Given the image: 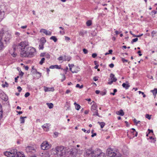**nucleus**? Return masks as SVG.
Returning <instances> with one entry per match:
<instances>
[{"mask_svg":"<svg viewBox=\"0 0 157 157\" xmlns=\"http://www.w3.org/2000/svg\"><path fill=\"white\" fill-rule=\"evenodd\" d=\"M30 95V93L29 92L26 93L25 95V97H27L29 96Z\"/></svg>","mask_w":157,"mask_h":157,"instance_id":"nucleus-43","label":"nucleus"},{"mask_svg":"<svg viewBox=\"0 0 157 157\" xmlns=\"http://www.w3.org/2000/svg\"><path fill=\"white\" fill-rule=\"evenodd\" d=\"M76 87L77 88H82L83 87V85H81V86H80L79 84H76Z\"/></svg>","mask_w":157,"mask_h":157,"instance_id":"nucleus-35","label":"nucleus"},{"mask_svg":"<svg viewBox=\"0 0 157 157\" xmlns=\"http://www.w3.org/2000/svg\"><path fill=\"white\" fill-rule=\"evenodd\" d=\"M41 146L42 149L47 150L50 148L51 145L48 144V141H45L41 144Z\"/></svg>","mask_w":157,"mask_h":157,"instance_id":"nucleus-9","label":"nucleus"},{"mask_svg":"<svg viewBox=\"0 0 157 157\" xmlns=\"http://www.w3.org/2000/svg\"><path fill=\"white\" fill-rule=\"evenodd\" d=\"M63 61H70L71 59V57L70 56H65L63 57Z\"/></svg>","mask_w":157,"mask_h":157,"instance_id":"nucleus-23","label":"nucleus"},{"mask_svg":"<svg viewBox=\"0 0 157 157\" xmlns=\"http://www.w3.org/2000/svg\"><path fill=\"white\" fill-rule=\"evenodd\" d=\"M116 114L117 115H120L121 116H123L124 115V112L123 111L122 109L120 110V111H117L116 112Z\"/></svg>","mask_w":157,"mask_h":157,"instance_id":"nucleus-22","label":"nucleus"},{"mask_svg":"<svg viewBox=\"0 0 157 157\" xmlns=\"http://www.w3.org/2000/svg\"><path fill=\"white\" fill-rule=\"evenodd\" d=\"M109 66L110 68H112L114 67V65L113 64L111 63L109 65Z\"/></svg>","mask_w":157,"mask_h":157,"instance_id":"nucleus-55","label":"nucleus"},{"mask_svg":"<svg viewBox=\"0 0 157 157\" xmlns=\"http://www.w3.org/2000/svg\"><path fill=\"white\" fill-rule=\"evenodd\" d=\"M54 134L55 135V136H56V137L57 136L59 133L57 132H55L54 133Z\"/></svg>","mask_w":157,"mask_h":157,"instance_id":"nucleus-63","label":"nucleus"},{"mask_svg":"<svg viewBox=\"0 0 157 157\" xmlns=\"http://www.w3.org/2000/svg\"><path fill=\"white\" fill-rule=\"evenodd\" d=\"M65 40L66 41H69L70 40V38L67 36H65Z\"/></svg>","mask_w":157,"mask_h":157,"instance_id":"nucleus-48","label":"nucleus"},{"mask_svg":"<svg viewBox=\"0 0 157 157\" xmlns=\"http://www.w3.org/2000/svg\"><path fill=\"white\" fill-rule=\"evenodd\" d=\"M117 90L116 89H114L113 90V93H110V94L113 95H115V93L117 92Z\"/></svg>","mask_w":157,"mask_h":157,"instance_id":"nucleus-40","label":"nucleus"},{"mask_svg":"<svg viewBox=\"0 0 157 157\" xmlns=\"http://www.w3.org/2000/svg\"><path fill=\"white\" fill-rule=\"evenodd\" d=\"M8 86H9V85L8 84L7 82H5V84L3 85V87H8Z\"/></svg>","mask_w":157,"mask_h":157,"instance_id":"nucleus-39","label":"nucleus"},{"mask_svg":"<svg viewBox=\"0 0 157 157\" xmlns=\"http://www.w3.org/2000/svg\"><path fill=\"white\" fill-rule=\"evenodd\" d=\"M44 90L45 92H48V91H53L54 90V87H47L44 86Z\"/></svg>","mask_w":157,"mask_h":157,"instance_id":"nucleus-17","label":"nucleus"},{"mask_svg":"<svg viewBox=\"0 0 157 157\" xmlns=\"http://www.w3.org/2000/svg\"><path fill=\"white\" fill-rule=\"evenodd\" d=\"M87 31H82L79 32V35L80 36H83L84 34L87 33Z\"/></svg>","mask_w":157,"mask_h":157,"instance_id":"nucleus-25","label":"nucleus"},{"mask_svg":"<svg viewBox=\"0 0 157 157\" xmlns=\"http://www.w3.org/2000/svg\"><path fill=\"white\" fill-rule=\"evenodd\" d=\"M105 93L104 92H101L100 93V94L101 95H105Z\"/></svg>","mask_w":157,"mask_h":157,"instance_id":"nucleus-64","label":"nucleus"},{"mask_svg":"<svg viewBox=\"0 0 157 157\" xmlns=\"http://www.w3.org/2000/svg\"><path fill=\"white\" fill-rule=\"evenodd\" d=\"M52 154L56 155L57 157H65L66 154V149L63 146L57 147L55 149H52Z\"/></svg>","mask_w":157,"mask_h":157,"instance_id":"nucleus-2","label":"nucleus"},{"mask_svg":"<svg viewBox=\"0 0 157 157\" xmlns=\"http://www.w3.org/2000/svg\"><path fill=\"white\" fill-rule=\"evenodd\" d=\"M47 105L49 109H51L53 107V105L52 103H47Z\"/></svg>","mask_w":157,"mask_h":157,"instance_id":"nucleus-29","label":"nucleus"},{"mask_svg":"<svg viewBox=\"0 0 157 157\" xmlns=\"http://www.w3.org/2000/svg\"><path fill=\"white\" fill-rule=\"evenodd\" d=\"M133 121L135 123H136V125H137L140 122L139 121H137L136 119H134L133 120Z\"/></svg>","mask_w":157,"mask_h":157,"instance_id":"nucleus-37","label":"nucleus"},{"mask_svg":"<svg viewBox=\"0 0 157 157\" xmlns=\"http://www.w3.org/2000/svg\"><path fill=\"white\" fill-rule=\"evenodd\" d=\"M70 70L72 72V73H74V72L72 71L71 70V68L74 66V65L73 64H68Z\"/></svg>","mask_w":157,"mask_h":157,"instance_id":"nucleus-36","label":"nucleus"},{"mask_svg":"<svg viewBox=\"0 0 157 157\" xmlns=\"http://www.w3.org/2000/svg\"><path fill=\"white\" fill-rule=\"evenodd\" d=\"M27 51L29 57L32 56L36 52L35 49L32 47H29L28 48Z\"/></svg>","mask_w":157,"mask_h":157,"instance_id":"nucleus-10","label":"nucleus"},{"mask_svg":"<svg viewBox=\"0 0 157 157\" xmlns=\"http://www.w3.org/2000/svg\"><path fill=\"white\" fill-rule=\"evenodd\" d=\"M98 123L100 125L101 128H103L105 125V123L104 122H98Z\"/></svg>","mask_w":157,"mask_h":157,"instance_id":"nucleus-28","label":"nucleus"},{"mask_svg":"<svg viewBox=\"0 0 157 157\" xmlns=\"http://www.w3.org/2000/svg\"><path fill=\"white\" fill-rule=\"evenodd\" d=\"M108 155L110 157H121V154L118 150L108 148L107 151Z\"/></svg>","mask_w":157,"mask_h":157,"instance_id":"nucleus-4","label":"nucleus"},{"mask_svg":"<svg viewBox=\"0 0 157 157\" xmlns=\"http://www.w3.org/2000/svg\"><path fill=\"white\" fill-rule=\"evenodd\" d=\"M123 63H124L125 62H128V61L127 60L125 59L124 58H122L121 59Z\"/></svg>","mask_w":157,"mask_h":157,"instance_id":"nucleus-49","label":"nucleus"},{"mask_svg":"<svg viewBox=\"0 0 157 157\" xmlns=\"http://www.w3.org/2000/svg\"><path fill=\"white\" fill-rule=\"evenodd\" d=\"M138 40V39L137 38L134 39L132 40L131 43H133V42H136Z\"/></svg>","mask_w":157,"mask_h":157,"instance_id":"nucleus-38","label":"nucleus"},{"mask_svg":"<svg viewBox=\"0 0 157 157\" xmlns=\"http://www.w3.org/2000/svg\"><path fill=\"white\" fill-rule=\"evenodd\" d=\"M6 12L5 6H0V21L4 17L5 12Z\"/></svg>","mask_w":157,"mask_h":157,"instance_id":"nucleus-7","label":"nucleus"},{"mask_svg":"<svg viewBox=\"0 0 157 157\" xmlns=\"http://www.w3.org/2000/svg\"><path fill=\"white\" fill-rule=\"evenodd\" d=\"M17 89H18V91L19 92H20L22 90V89L20 86H18L17 87Z\"/></svg>","mask_w":157,"mask_h":157,"instance_id":"nucleus-53","label":"nucleus"},{"mask_svg":"<svg viewBox=\"0 0 157 157\" xmlns=\"http://www.w3.org/2000/svg\"><path fill=\"white\" fill-rule=\"evenodd\" d=\"M97 105L96 103H94L91 106V111L93 116H97L99 117H101L98 113V111L97 109Z\"/></svg>","mask_w":157,"mask_h":157,"instance_id":"nucleus-6","label":"nucleus"},{"mask_svg":"<svg viewBox=\"0 0 157 157\" xmlns=\"http://www.w3.org/2000/svg\"><path fill=\"white\" fill-rule=\"evenodd\" d=\"M50 39L53 40L55 42H56L57 41V39L55 36H51L50 37Z\"/></svg>","mask_w":157,"mask_h":157,"instance_id":"nucleus-32","label":"nucleus"},{"mask_svg":"<svg viewBox=\"0 0 157 157\" xmlns=\"http://www.w3.org/2000/svg\"><path fill=\"white\" fill-rule=\"evenodd\" d=\"M45 59L44 58H42L39 62V63L40 65H42L44 62Z\"/></svg>","mask_w":157,"mask_h":157,"instance_id":"nucleus-34","label":"nucleus"},{"mask_svg":"<svg viewBox=\"0 0 157 157\" xmlns=\"http://www.w3.org/2000/svg\"><path fill=\"white\" fill-rule=\"evenodd\" d=\"M131 133L133 134V135H134L133 137H134L135 136H136L137 135V132H136L135 129L134 128H132L131 129Z\"/></svg>","mask_w":157,"mask_h":157,"instance_id":"nucleus-20","label":"nucleus"},{"mask_svg":"<svg viewBox=\"0 0 157 157\" xmlns=\"http://www.w3.org/2000/svg\"><path fill=\"white\" fill-rule=\"evenodd\" d=\"M60 66H59L58 65H51L49 67V68L51 69H54V68H56L58 69H60Z\"/></svg>","mask_w":157,"mask_h":157,"instance_id":"nucleus-21","label":"nucleus"},{"mask_svg":"<svg viewBox=\"0 0 157 157\" xmlns=\"http://www.w3.org/2000/svg\"><path fill=\"white\" fill-rule=\"evenodd\" d=\"M83 51L84 53L85 54H87L88 52V51L85 48L83 49Z\"/></svg>","mask_w":157,"mask_h":157,"instance_id":"nucleus-46","label":"nucleus"},{"mask_svg":"<svg viewBox=\"0 0 157 157\" xmlns=\"http://www.w3.org/2000/svg\"><path fill=\"white\" fill-rule=\"evenodd\" d=\"M42 56H44L43 55ZM44 56L48 59H49L50 58V55L48 54H46Z\"/></svg>","mask_w":157,"mask_h":157,"instance_id":"nucleus-47","label":"nucleus"},{"mask_svg":"<svg viewBox=\"0 0 157 157\" xmlns=\"http://www.w3.org/2000/svg\"><path fill=\"white\" fill-rule=\"evenodd\" d=\"M151 91L153 93L154 95H155L157 93V89L155 88L154 90H151Z\"/></svg>","mask_w":157,"mask_h":157,"instance_id":"nucleus-30","label":"nucleus"},{"mask_svg":"<svg viewBox=\"0 0 157 157\" xmlns=\"http://www.w3.org/2000/svg\"><path fill=\"white\" fill-rule=\"evenodd\" d=\"M89 112V110H86L85 111L84 113L86 114H87Z\"/></svg>","mask_w":157,"mask_h":157,"instance_id":"nucleus-57","label":"nucleus"},{"mask_svg":"<svg viewBox=\"0 0 157 157\" xmlns=\"http://www.w3.org/2000/svg\"><path fill=\"white\" fill-rule=\"evenodd\" d=\"M27 117H20V122L21 123H24L25 122L24 118H26Z\"/></svg>","mask_w":157,"mask_h":157,"instance_id":"nucleus-27","label":"nucleus"},{"mask_svg":"<svg viewBox=\"0 0 157 157\" xmlns=\"http://www.w3.org/2000/svg\"><path fill=\"white\" fill-rule=\"evenodd\" d=\"M141 51H139L137 53L139 54V56H142V54H141Z\"/></svg>","mask_w":157,"mask_h":157,"instance_id":"nucleus-61","label":"nucleus"},{"mask_svg":"<svg viewBox=\"0 0 157 157\" xmlns=\"http://www.w3.org/2000/svg\"><path fill=\"white\" fill-rule=\"evenodd\" d=\"M111 80H113V82H116L117 80L116 78L114 77L112 79H111Z\"/></svg>","mask_w":157,"mask_h":157,"instance_id":"nucleus-56","label":"nucleus"},{"mask_svg":"<svg viewBox=\"0 0 157 157\" xmlns=\"http://www.w3.org/2000/svg\"><path fill=\"white\" fill-rule=\"evenodd\" d=\"M49 126L50 125L49 124H46L43 125L42 127L45 131H47L49 130Z\"/></svg>","mask_w":157,"mask_h":157,"instance_id":"nucleus-18","label":"nucleus"},{"mask_svg":"<svg viewBox=\"0 0 157 157\" xmlns=\"http://www.w3.org/2000/svg\"><path fill=\"white\" fill-rule=\"evenodd\" d=\"M29 45V43L28 41L25 40L21 42L19 44L17 47L22 50L24 49L25 48Z\"/></svg>","mask_w":157,"mask_h":157,"instance_id":"nucleus-8","label":"nucleus"},{"mask_svg":"<svg viewBox=\"0 0 157 157\" xmlns=\"http://www.w3.org/2000/svg\"><path fill=\"white\" fill-rule=\"evenodd\" d=\"M32 72L33 73V74H38L37 76L38 78H40L41 76V73L39 72H38L36 69L34 68V67H32Z\"/></svg>","mask_w":157,"mask_h":157,"instance_id":"nucleus-14","label":"nucleus"},{"mask_svg":"<svg viewBox=\"0 0 157 157\" xmlns=\"http://www.w3.org/2000/svg\"><path fill=\"white\" fill-rule=\"evenodd\" d=\"M11 35L7 32L4 33L3 30L0 32V38H2V41L4 39L6 42L9 40L10 38Z\"/></svg>","mask_w":157,"mask_h":157,"instance_id":"nucleus-5","label":"nucleus"},{"mask_svg":"<svg viewBox=\"0 0 157 157\" xmlns=\"http://www.w3.org/2000/svg\"><path fill=\"white\" fill-rule=\"evenodd\" d=\"M114 77V75L113 74H111L110 75V77L111 78V79H112Z\"/></svg>","mask_w":157,"mask_h":157,"instance_id":"nucleus-54","label":"nucleus"},{"mask_svg":"<svg viewBox=\"0 0 157 157\" xmlns=\"http://www.w3.org/2000/svg\"><path fill=\"white\" fill-rule=\"evenodd\" d=\"M63 57L61 56L59 57L58 58V59L59 60V61H60V60H62L63 61Z\"/></svg>","mask_w":157,"mask_h":157,"instance_id":"nucleus-45","label":"nucleus"},{"mask_svg":"<svg viewBox=\"0 0 157 157\" xmlns=\"http://www.w3.org/2000/svg\"><path fill=\"white\" fill-rule=\"evenodd\" d=\"M21 56L23 57H29L27 50L26 51L24 50L22 51L21 52Z\"/></svg>","mask_w":157,"mask_h":157,"instance_id":"nucleus-13","label":"nucleus"},{"mask_svg":"<svg viewBox=\"0 0 157 157\" xmlns=\"http://www.w3.org/2000/svg\"><path fill=\"white\" fill-rule=\"evenodd\" d=\"M2 38H0V51H2L4 48V44L2 41Z\"/></svg>","mask_w":157,"mask_h":157,"instance_id":"nucleus-19","label":"nucleus"},{"mask_svg":"<svg viewBox=\"0 0 157 157\" xmlns=\"http://www.w3.org/2000/svg\"><path fill=\"white\" fill-rule=\"evenodd\" d=\"M44 44L40 43L39 45V48L40 49L42 50L44 48Z\"/></svg>","mask_w":157,"mask_h":157,"instance_id":"nucleus-33","label":"nucleus"},{"mask_svg":"<svg viewBox=\"0 0 157 157\" xmlns=\"http://www.w3.org/2000/svg\"><path fill=\"white\" fill-rule=\"evenodd\" d=\"M98 76H95L93 78V79L95 81H96L98 80Z\"/></svg>","mask_w":157,"mask_h":157,"instance_id":"nucleus-44","label":"nucleus"},{"mask_svg":"<svg viewBox=\"0 0 157 157\" xmlns=\"http://www.w3.org/2000/svg\"><path fill=\"white\" fill-rule=\"evenodd\" d=\"M123 87L125 88V89H128V88L130 86L129 83L128 82H126L125 83H124L122 84Z\"/></svg>","mask_w":157,"mask_h":157,"instance_id":"nucleus-16","label":"nucleus"},{"mask_svg":"<svg viewBox=\"0 0 157 157\" xmlns=\"http://www.w3.org/2000/svg\"><path fill=\"white\" fill-rule=\"evenodd\" d=\"M84 156L85 157H106L105 154L99 149L95 150L91 148L87 149Z\"/></svg>","mask_w":157,"mask_h":157,"instance_id":"nucleus-1","label":"nucleus"},{"mask_svg":"<svg viewBox=\"0 0 157 157\" xmlns=\"http://www.w3.org/2000/svg\"><path fill=\"white\" fill-rule=\"evenodd\" d=\"M97 56V54L95 53H93L92 55V57L94 58H95V57H96Z\"/></svg>","mask_w":157,"mask_h":157,"instance_id":"nucleus-50","label":"nucleus"},{"mask_svg":"<svg viewBox=\"0 0 157 157\" xmlns=\"http://www.w3.org/2000/svg\"><path fill=\"white\" fill-rule=\"evenodd\" d=\"M63 75V78L62 79H61V82H63V81H64L65 80V79L66 78V77H65V75Z\"/></svg>","mask_w":157,"mask_h":157,"instance_id":"nucleus-51","label":"nucleus"},{"mask_svg":"<svg viewBox=\"0 0 157 157\" xmlns=\"http://www.w3.org/2000/svg\"><path fill=\"white\" fill-rule=\"evenodd\" d=\"M11 54L13 57H16L17 55L16 53H15L14 52H13V53Z\"/></svg>","mask_w":157,"mask_h":157,"instance_id":"nucleus-52","label":"nucleus"},{"mask_svg":"<svg viewBox=\"0 0 157 157\" xmlns=\"http://www.w3.org/2000/svg\"><path fill=\"white\" fill-rule=\"evenodd\" d=\"M2 99L5 101H6L8 100V97L6 96L4 98H2Z\"/></svg>","mask_w":157,"mask_h":157,"instance_id":"nucleus-62","label":"nucleus"},{"mask_svg":"<svg viewBox=\"0 0 157 157\" xmlns=\"http://www.w3.org/2000/svg\"><path fill=\"white\" fill-rule=\"evenodd\" d=\"M77 151H78V152H77V154H81L82 153V150H80L79 149H77Z\"/></svg>","mask_w":157,"mask_h":157,"instance_id":"nucleus-42","label":"nucleus"},{"mask_svg":"<svg viewBox=\"0 0 157 157\" xmlns=\"http://www.w3.org/2000/svg\"><path fill=\"white\" fill-rule=\"evenodd\" d=\"M145 117L147 118L149 120L151 119V116L148 114H146L145 115Z\"/></svg>","mask_w":157,"mask_h":157,"instance_id":"nucleus-41","label":"nucleus"},{"mask_svg":"<svg viewBox=\"0 0 157 157\" xmlns=\"http://www.w3.org/2000/svg\"><path fill=\"white\" fill-rule=\"evenodd\" d=\"M7 157H25V155L20 152H17L16 149L11 150L10 151H6L4 153Z\"/></svg>","mask_w":157,"mask_h":157,"instance_id":"nucleus-3","label":"nucleus"},{"mask_svg":"<svg viewBox=\"0 0 157 157\" xmlns=\"http://www.w3.org/2000/svg\"><path fill=\"white\" fill-rule=\"evenodd\" d=\"M40 32L44 33L47 35H51L52 34L51 32L44 29H41L40 30Z\"/></svg>","mask_w":157,"mask_h":157,"instance_id":"nucleus-15","label":"nucleus"},{"mask_svg":"<svg viewBox=\"0 0 157 157\" xmlns=\"http://www.w3.org/2000/svg\"><path fill=\"white\" fill-rule=\"evenodd\" d=\"M46 42V40L44 37H43L40 39V43L44 44Z\"/></svg>","mask_w":157,"mask_h":157,"instance_id":"nucleus-26","label":"nucleus"},{"mask_svg":"<svg viewBox=\"0 0 157 157\" xmlns=\"http://www.w3.org/2000/svg\"><path fill=\"white\" fill-rule=\"evenodd\" d=\"M78 151L77 149L75 148H71L69 152V154L71 155L75 156L77 153Z\"/></svg>","mask_w":157,"mask_h":157,"instance_id":"nucleus-12","label":"nucleus"},{"mask_svg":"<svg viewBox=\"0 0 157 157\" xmlns=\"http://www.w3.org/2000/svg\"><path fill=\"white\" fill-rule=\"evenodd\" d=\"M74 105H75V109L78 110H79L81 107L80 105L76 103L75 102L74 103Z\"/></svg>","mask_w":157,"mask_h":157,"instance_id":"nucleus-24","label":"nucleus"},{"mask_svg":"<svg viewBox=\"0 0 157 157\" xmlns=\"http://www.w3.org/2000/svg\"><path fill=\"white\" fill-rule=\"evenodd\" d=\"M27 25H25V26H21V28L22 29H26L27 28Z\"/></svg>","mask_w":157,"mask_h":157,"instance_id":"nucleus-58","label":"nucleus"},{"mask_svg":"<svg viewBox=\"0 0 157 157\" xmlns=\"http://www.w3.org/2000/svg\"><path fill=\"white\" fill-rule=\"evenodd\" d=\"M25 69L26 70H28L29 68V67L28 66H24Z\"/></svg>","mask_w":157,"mask_h":157,"instance_id":"nucleus-59","label":"nucleus"},{"mask_svg":"<svg viewBox=\"0 0 157 157\" xmlns=\"http://www.w3.org/2000/svg\"><path fill=\"white\" fill-rule=\"evenodd\" d=\"M25 151L28 153H33L36 152V150L34 147L32 146H27L26 148Z\"/></svg>","mask_w":157,"mask_h":157,"instance_id":"nucleus-11","label":"nucleus"},{"mask_svg":"<svg viewBox=\"0 0 157 157\" xmlns=\"http://www.w3.org/2000/svg\"><path fill=\"white\" fill-rule=\"evenodd\" d=\"M92 24V21L90 20H88L86 22V25L87 26H90Z\"/></svg>","mask_w":157,"mask_h":157,"instance_id":"nucleus-31","label":"nucleus"},{"mask_svg":"<svg viewBox=\"0 0 157 157\" xmlns=\"http://www.w3.org/2000/svg\"><path fill=\"white\" fill-rule=\"evenodd\" d=\"M71 92V91L69 90H67L66 92V93L68 94Z\"/></svg>","mask_w":157,"mask_h":157,"instance_id":"nucleus-60","label":"nucleus"}]
</instances>
